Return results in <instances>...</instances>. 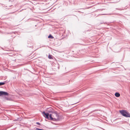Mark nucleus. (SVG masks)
Masks as SVG:
<instances>
[{
  "instance_id": "obj_1",
  "label": "nucleus",
  "mask_w": 130,
  "mask_h": 130,
  "mask_svg": "<svg viewBox=\"0 0 130 130\" xmlns=\"http://www.w3.org/2000/svg\"><path fill=\"white\" fill-rule=\"evenodd\" d=\"M49 117L51 120L54 121H58L60 119L59 115L56 111L52 112L51 114H50Z\"/></svg>"
},
{
  "instance_id": "obj_2",
  "label": "nucleus",
  "mask_w": 130,
  "mask_h": 130,
  "mask_svg": "<svg viewBox=\"0 0 130 130\" xmlns=\"http://www.w3.org/2000/svg\"><path fill=\"white\" fill-rule=\"evenodd\" d=\"M120 112L122 115L126 117H130V115L129 113L124 110H120Z\"/></svg>"
},
{
  "instance_id": "obj_3",
  "label": "nucleus",
  "mask_w": 130,
  "mask_h": 130,
  "mask_svg": "<svg viewBox=\"0 0 130 130\" xmlns=\"http://www.w3.org/2000/svg\"><path fill=\"white\" fill-rule=\"evenodd\" d=\"M42 114L43 116L46 118L48 119L49 118V117L50 114L48 113H45L44 112H42Z\"/></svg>"
},
{
  "instance_id": "obj_4",
  "label": "nucleus",
  "mask_w": 130,
  "mask_h": 130,
  "mask_svg": "<svg viewBox=\"0 0 130 130\" xmlns=\"http://www.w3.org/2000/svg\"><path fill=\"white\" fill-rule=\"evenodd\" d=\"M9 94L7 92L3 91H0V96L3 95H8Z\"/></svg>"
},
{
  "instance_id": "obj_5",
  "label": "nucleus",
  "mask_w": 130,
  "mask_h": 130,
  "mask_svg": "<svg viewBox=\"0 0 130 130\" xmlns=\"http://www.w3.org/2000/svg\"><path fill=\"white\" fill-rule=\"evenodd\" d=\"M115 95L117 97H119L120 96V94L118 92H116L115 94Z\"/></svg>"
},
{
  "instance_id": "obj_6",
  "label": "nucleus",
  "mask_w": 130,
  "mask_h": 130,
  "mask_svg": "<svg viewBox=\"0 0 130 130\" xmlns=\"http://www.w3.org/2000/svg\"><path fill=\"white\" fill-rule=\"evenodd\" d=\"M48 38H49L53 39L54 37L52 36L51 35H50L48 36Z\"/></svg>"
},
{
  "instance_id": "obj_7",
  "label": "nucleus",
  "mask_w": 130,
  "mask_h": 130,
  "mask_svg": "<svg viewBox=\"0 0 130 130\" xmlns=\"http://www.w3.org/2000/svg\"><path fill=\"white\" fill-rule=\"evenodd\" d=\"M48 58L50 59H53L52 57V55H49L48 56Z\"/></svg>"
},
{
  "instance_id": "obj_8",
  "label": "nucleus",
  "mask_w": 130,
  "mask_h": 130,
  "mask_svg": "<svg viewBox=\"0 0 130 130\" xmlns=\"http://www.w3.org/2000/svg\"><path fill=\"white\" fill-rule=\"evenodd\" d=\"M5 84V83L4 82H0V86L3 85Z\"/></svg>"
},
{
  "instance_id": "obj_9",
  "label": "nucleus",
  "mask_w": 130,
  "mask_h": 130,
  "mask_svg": "<svg viewBox=\"0 0 130 130\" xmlns=\"http://www.w3.org/2000/svg\"><path fill=\"white\" fill-rule=\"evenodd\" d=\"M36 124L38 125H40V123H39V122H37L36 123Z\"/></svg>"
}]
</instances>
